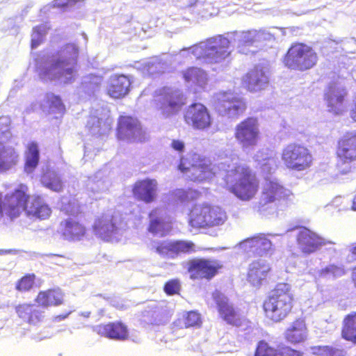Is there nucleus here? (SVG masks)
Masks as SVG:
<instances>
[{
	"label": "nucleus",
	"instance_id": "4d7b16f0",
	"mask_svg": "<svg viewBox=\"0 0 356 356\" xmlns=\"http://www.w3.org/2000/svg\"><path fill=\"white\" fill-rule=\"evenodd\" d=\"M148 323L151 324V325H154V324H157V319L156 317H154L152 320H149V321L148 322Z\"/></svg>",
	"mask_w": 356,
	"mask_h": 356
},
{
	"label": "nucleus",
	"instance_id": "864d4df0",
	"mask_svg": "<svg viewBox=\"0 0 356 356\" xmlns=\"http://www.w3.org/2000/svg\"><path fill=\"white\" fill-rule=\"evenodd\" d=\"M143 317L148 318L149 317H154V314L150 312H145L143 313Z\"/></svg>",
	"mask_w": 356,
	"mask_h": 356
},
{
	"label": "nucleus",
	"instance_id": "de8ad7c7",
	"mask_svg": "<svg viewBox=\"0 0 356 356\" xmlns=\"http://www.w3.org/2000/svg\"><path fill=\"white\" fill-rule=\"evenodd\" d=\"M278 356H303V353L288 346H284L278 349Z\"/></svg>",
	"mask_w": 356,
	"mask_h": 356
},
{
	"label": "nucleus",
	"instance_id": "39448f33",
	"mask_svg": "<svg viewBox=\"0 0 356 356\" xmlns=\"http://www.w3.org/2000/svg\"><path fill=\"white\" fill-rule=\"evenodd\" d=\"M317 60V54L310 46L298 42L291 44L282 59L285 67L300 72L312 69Z\"/></svg>",
	"mask_w": 356,
	"mask_h": 356
},
{
	"label": "nucleus",
	"instance_id": "0e129e2a",
	"mask_svg": "<svg viewBox=\"0 0 356 356\" xmlns=\"http://www.w3.org/2000/svg\"><path fill=\"white\" fill-rule=\"evenodd\" d=\"M353 270H356V266L354 267Z\"/></svg>",
	"mask_w": 356,
	"mask_h": 356
},
{
	"label": "nucleus",
	"instance_id": "6ab92c4d",
	"mask_svg": "<svg viewBox=\"0 0 356 356\" xmlns=\"http://www.w3.org/2000/svg\"><path fill=\"white\" fill-rule=\"evenodd\" d=\"M296 243L298 248L305 254L313 253L321 246L334 243L304 227L299 230L297 234Z\"/></svg>",
	"mask_w": 356,
	"mask_h": 356
},
{
	"label": "nucleus",
	"instance_id": "cd10ccee",
	"mask_svg": "<svg viewBox=\"0 0 356 356\" xmlns=\"http://www.w3.org/2000/svg\"><path fill=\"white\" fill-rule=\"evenodd\" d=\"M244 246L250 250L253 257L263 256L271 250L272 243L266 234H258L247 238Z\"/></svg>",
	"mask_w": 356,
	"mask_h": 356
},
{
	"label": "nucleus",
	"instance_id": "3c124183",
	"mask_svg": "<svg viewBox=\"0 0 356 356\" xmlns=\"http://www.w3.org/2000/svg\"><path fill=\"white\" fill-rule=\"evenodd\" d=\"M350 116L353 121L356 122V101L354 103L353 107L350 110Z\"/></svg>",
	"mask_w": 356,
	"mask_h": 356
},
{
	"label": "nucleus",
	"instance_id": "5fc2aeb1",
	"mask_svg": "<svg viewBox=\"0 0 356 356\" xmlns=\"http://www.w3.org/2000/svg\"><path fill=\"white\" fill-rule=\"evenodd\" d=\"M351 209L353 211H356V195L354 197V198L353 200V204H352Z\"/></svg>",
	"mask_w": 356,
	"mask_h": 356
},
{
	"label": "nucleus",
	"instance_id": "6e6d98bb",
	"mask_svg": "<svg viewBox=\"0 0 356 356\" xmlns=\"http://www.w3.org/2000/svg\"><path fill=\"white\" fill-rule=\"evenodd\" d=\"M40 31H41L40 26H36L33 29V32L35 33H37L38 35H40Z\"/></svg>",
	"mask_w": 356,
	"mask_h": 356
},
{
	"label": "nucleus",
	"instance_id": "b1692460",
	"mask_svg": "<svg viewBox=\"0 0 356 356\" xmlns=\"http://www.w3.org/2000/svg\"><path fill=\"white\" fill-rule=\"evenodd\" d=\"M95 330L99 335L110 339L124 341L129 338L127 326L121 321L101 323Z\"/></svg>",
	"mask_w": 356,
	"mask_h": 356
},
{
	"label": "nucleus",
	"instance_id": "0eeeda50",
	"mask_svg": "<svg viewBox=\"0 0 356 356\" xmlns=\"http://www.w3.org/2000/svg\"><path fill=\"white\" fill-rule=\"evenodd\" d=\"M281 159L288 170L297 172L309 169L314 162L310 150L296 143H289L282 149Z\"/></svg>",
	"mask_w": 356,
	"mask_h": 356
},
{
	"label": "nucleus",
	"instance_id": "c85d7f7f",
	"mask_svg": "<svg viewBox=\"0 0 356 356\" xmlns=\"http://www.w3.org/2000/svg\"><path fill=\"white\" fill-rule=\"evenodd\" d=\"M268 83L264 72L259 69L249 71L242 79L243 86L250 92H257L265 88Z\"/></svg>",
	"mask_w": 356,
	"mask_h": 356
},
{
	"label": "nucleus",
	"instance_id": "9d476101",
	"mask_svg": "<svg viewBox=\"0 0 356 356\" xmlns=\"http://www.w3.org/2000/svg\"><path fill=\"white\" fill-rule=\"evenodd\" d=\"M178 168L183 173L191 172L188 177L193 181L210 180L220 172L218 165L205 158L200 159L195 164L192 163L188 159L181 158Z\"/></svg>",
	"mask_w": 356,
	"mask_h": 356
},
{
	"label": "nucleus",
	"instance_id": "4468645a",
	"mask_svg": "<svg viewBox=\"0 0 356 356\" xmlns=\"http://www.w3.org/2000/svg\"><path fill=\"white\" fill-rule=\"evenodd\" d=\"M214 300L220 318L226 324L236 327L248 326L250 321L226 296L217 294Z\"/></svg>",
	"mask_w": 356,
	"mask_h": 356
},
{
	"label": "nucleus",
	"instance_id": "052dcab7",
	"mask_svg": "<svg viewBox=\"0 0 356 356\" xmlns=\"http://www.w3.org/2000/svg\"><path fill=\"white\" fill-rule=\"evenodd\" d=\"M97 126H98V127H100L101 120L98 118V119L97 120Z\"/></svg>",
	"mask_w": 356,
	"mask_h": 356
},
{
	"label": "nucleus",
	"instance_id": "a878e982",
	"mask_svg": "<svg viewBox=\"0 0 356 356\" xmlns=\"http://www.w3.org/2000/svg\"><path fill=\"white\" fill-rule=\"evenodd\" d=\"M271 268L270 265L264 261H255L250 264L247 280L254 287L259 288L266 282L270 275Z\"/></svg>",
	"mask_w": 356,
	"mask_h": 356
},
{
	"label": "nucleus",
	"instance_id": "6e6552de",
	"mask_svg": "<svg viewBox=\"0 0 356 356\" xmlns=\"http://www.w3.org/2000/svg\"><path fill=\"white\" fill-rule=\"evenodd\" d=\"M115 137L118 140L129 143H141L147 140L146 133L139 120L129 115L118 117Z\"/></svg>",
	"mask_w": 356,
	"mask_h": 356
},
{
	"label": "nucleus",
	"instance_id": "f704fd0d",
	"mask_svg": "<svg viewBox=\"0 0 356 356\" xmlns=\"http://www.w3.org/2000/svg\"><path fill=\"white\" fill-rule=\"evenodd\" d=\"M18 155L13 148L4 147L0 151V172L8 170L16 165Z\"/></svg>",
	"mask_w": 356,
	"mask_h": 356
},
{
	"label": "nucleus",
	"instance_id": "f3484780",
	"mask_svg": "<svg viewBox=\"0 0 356 356\" xmlns=\"http://www.w3.org/2000/svg\"><path fill=\"white\" fill-rule=\"evenodd\" d=\"M76 58L71 60L55 59L49 65L42 69L40 76L42 79L50 81L59 79L61 77H65L69 81H72L76 72Z\"/></svg>",
	"mask_w": 356,
	"mask_h": 356
},
{
	"label": "nucleus",
	"instance_id": "a18cd8bd",
	"mask_svg": "<svg viewBox=\"0 0 356 356\" xmlns=\"http://www.w3.org/2000/svg\"><path fill=\"white\" fill-rule=\"evenodd\" d=\"M47 98L51 108H54L60 112H63L65 111V106L59 96L51 94Z\"/></svg>",
	"mask_w": 356,
	"mask_h": 356
},
{
	"label": "nucleus",
	"instance_id": "2eb2a0df",
	"mask_svg": "<svg viewBox=\"0 0 356 356\" xmlns=\"http://www.w3.org/2000/svg\"><path fill=\"white\" fill-rule=\"evenodd\" d=\"M62 211L69 216L60 222L58 233L64 239L69 241L81 240L87 233L86 227L78 218L79 214L82 212L79 209L72 214V211H69L66 208H63Z\"/></svg>",
	"mask_w": 356,
	"mask_h": 356
},
{
	"label": "nucleus",
	"instance_id": "9b49d317",
	"mask_svg": "<svg viewBox=\"0 0 356 356\" xmlns=\"http://www.w3.org/2000/svg\"><path fill=\"white\" fill-rule=\"evenodd\" d=\"M245 99L233 91H221L216 95L215 108L222 116L238 118L247 110Z\"/></svg>",
	"mask_w": 356,
	"mask_h": 356
},
{
	"label": "nucleus",
	"instance_id": "1a4fd4ad",
	"mask_svg": "<svg viewBox=\"0 0 356 356\" xmlns=\"http://www.w3.org/2000/svg\"><path fill=\"white\" fill-rule=\"evenodd\" d=\"M223 268L222 263L214 259L195 257L187 262V272L192 280L211 281Z\"/></svg>",
	"mask_w": 356,
	"mask_h": 356
},
{
	"label": "nucleus",
	"instance_id": "72a5a7b5",
	"mask_svg": "<svg viewBox=\"0 0 356 356\" xmlns=\"http://www.w3.org/2000/svg\"><path fill=\"white\" fill-rule=\"evenodd\" d=\"M312 354L314 356H347L345 349L335 346H313L311 347Z\"/></svg>",
	"mask_w": 356,
	"mask_h": 356
},
{
	"label": "nucleus",
	"instance_id": "79ce46f5",
	"mask_svg": "<svg viewBox=\"0 0 356 356\" xmlns=\"http://www.w3.org/2000/svg\"><path fill=\"white\" fill-rule=\"evenodd\" d=\"M346 270L343 266L337 264H330L321 270V275L323 276H332L339 277L344 275Z\"/></svg>",
	"mask_w": 356,
	"mask_h": 356
},
{
	"label": "nucleus",
	"instance_id": "c9c22d12",
	"mask_svg": "<svg viewBox=\"0 0 356 356\" xmlns=\"http://www.w3.org/2000/svg\"><path fill=\"white\" fill-rule=\"evenodd\" d=\"M39 162V149L37 143L31 142L29 144L24 164L25 171L31 172Z\"/></svg>",
	"mask_w": 356,
	"mask_h": 356
},
{
	"label": "nucleus",
	"instance_id": "7c9ffc66",
	"mask_svg": "<svg viewBox=\"0 0 356 356\" xmlns=\"http://www.w3.org/2000/svg\"><path fill=\"white\" fill-rule=\"evenodd\" d=\"M347 93L343 90H332L327 95V106L329 111L335 114H339L345 108V100Z\"/></svg>",
	"mask_w": 356,
	"mask_h": 356
},
{
	"label": "nucleus",
	"instance_id": "aec40b11",
	"mask_svg": "<svg viewBox=\"0 0 356 356\" xmlns=\"http://www.w3.org/2000/svg\"><path fill=\"white\" fill-rule=\"evenodd\" d=\"M92 229L96 236L105 241L112 240L118 232L115 217L107 214L98 216L95 220Z\"/></svg>",
	"mask_w": 356,
	"mask_h": 356
},
{
	"label": "nucleus",
	"instance_id": "a19ab883",
	"mask_svg": "<svg viewBox=\"0 0 356 356\" xmlns=\"http://www.w3.org/2000/svg\"><path fill=\"white\" fill-rule=\"evenodd\" d=\"M156 252L164 257H175L174 241H163L155 246Z\"/></svg>",
	"mask_w": 356,
	"mask_h": 356
},
{
	"label": "nucleus",
	"instance_id": "bb28decb",
	"mask_svg": "<svg viewBox=\"0 0 356 356\" xmlns=\"http://www.w3.org/2000/svg\"><path fill=\"white\" fill-rule=\"evenodd\" d=\"M308 335V328L303 318H298L291 322L284 332L285 340L291 344L304 342Z\"/></svg>",
	"mask_w": 356,
	"mask_h": 356
},
{
	"label": "nucleus",
	"instance_id": "5701e85b",
	"mask_svg": "<svg viewBox=\"0 0 356 356\" xmlns=\"http://www.w3.org/2000/svg\"><path fill=\"white\" fill-rule=\"evenodd\" d=\"M158 184L155 179H145L136 181L132 188L134 197L149 204L156 200Z\"/></svg>",
	"mask_w": 356,
	"mask_h": 356
},
{
	"label": "nucleus",
	"instance_id": "c03bdc74",
	"mask_svg": "<svg viewBox=\"0 0 356 356\" xmlns=\"http://www.w3.org/2000/svg\"><path fill=\"white\" fill-rule=\"evenodd\" d=\"M181 289V282L179 279H170L165 282L163 291L167 296L178 295Z\"/></svg>",
	"mask_w": 356,
	"mask_h": 356
},
{
	"label": "nucleus",
	"instance_id": "412c9836",
	"mask_svg": "<svg viewBox=\"0 0 356 356\" xmlns=\"http://www.w3.org/2000/svg\"><path fill=\"white\" fill-rule=\"evenodd\" d=\"M336 156L342 163L356 160V132L347 133L338 140Z\"/></svg>",
	"mask_w": 356,
	"mask_h": 356
},
{
	"label": "nucleus",
	"instance_id": "ea45409f",
	"mask_svg": "<svg viewBox=\"0 0 356 356\" xmlns=\"http://www.w3.org/2000/svg\"><path fill=\"white\" fill-rule=\"evenodd\" d=\"M254 356H278V350L264 341H259Z\"/></svg>",
	"mask_w": 356,
	"mask_h": 356
},
{
	"label": "nucleus",
	"instance_id": "c756f323",
	"mask_svg": "<svg viewBox=\"0 0 356 356\" xmlns=\"http://www.w3.org/2000/svg\"><path fill=\"white\" fill-rule=\"evenodd\" d=\"M341 334L346 341L356 344V312L345 316L342 322Z\"/></svg>",
	"mask_w": 356,
	"mask_h": 356
},
{
	"label": "nucleus",
	"instance_id": "f03ea898",
	"mask_svg": "<svg viewBox=\"0 0 356 356\" xmlns=\"http://www.w3.org/2000/svg\"><path fill=\"white\" fill-rule=\"evenodd\" d=\"M296 298L291 286L280 282L267 293L262 302L264 316L273 323H280L293 311Z\"/></svg>",
	"mask_w": 356,
	"mask_h": 356
},
{
	"label": "nucleus",
	"instance_id": "e433bc0d",
	"mask_svg": "<svg viewBox=\"0 0 356 356\" xmlns=\"http://www.w3.org/2000/svg\"><path fill=\"white\" fill-rule=\"evenodd\" d=\"M149 217L150 221L148 231L152 234L161 233L162 235L165 234L168 229L166 228L167 224L158 216L157 209H153L149 213Z\"/></svg>",
	"mask_w": 356,
	"mask_h": 356
},
{
	"label": "nucleus",
	"instance_id": "e2e57ef3",
	"mask_svg": "<svg viewBox=\"0 0 356 356\" xmlns=\"http://www.w3.org/2000/svg\"><path fill=\"white\" fill-rule=\"evenodd\" d=\"M349 171H350V170H348V172H349ZM346 172H347V171L346 172H342L343 174H346Z\"/></svg>",
	"mask_w": 356,
	"mask_h": 356
},
{
	"label": "nucleus",
	"instance_id": "473e14b6",
	"mask_svg": "<svg viewBox=\"0 0 356 356\" xmlns=\"http://www.w3.org/2000/svg\"><path fill=\"white\" fill-rule=\"evenodd\" d=\"M183 77L186 82H192L200 87H204L207 83L205 71L195 67H188L184 71Z\"/></svg>",
	"mask_w": 356,
	"mask_h": 356
},
{
	"label": "nucleus",
	"instance_id": "2f4dec72",
	"mask_svg": "<svg viewBox=\"0 0 356 356\" xmlns=\"http://www.w3.org/2000/svg\"><path fill=\"white\" fill-rule=\"evenodd\" d=\"M263 35L264 32L260 30L252 29L243 31L238 47L239 51L242 54H248L247 48L260 41Z\"/></svg>",
	"mask_w": 356,
	"mask_h": 356
},
{
	"label": "nucleus",
	"instance_id": "37998d69",
	"mask_svg": "<svg viewBox=\"0 0 356 356\" xmlns=\"http://www.w3.org/2000/svg\"><path fill=\"white\" fill-rule=\"evenodd\" d=\"M184 327L200 326L202 323L200 314L194 311H190L186 313L182 318Z\"/></svg>",
	"mask_w": 356,
	"mask_h": 356
},
{
	"label": "nucleus",
	"instance_id": "8fccbe9b",
	"mask_svg": "<svg viewBox=\"0 0 356 356\" xmlns=\"http://www.w3.org/2000/svg\"><path fill=\"white\" fill-rule=\"evenodd\" d=\"M171 147L176 151L181 152L184 149V143L179 140H172Z\"/></svg>",
	"mask_w": 356,
	"mask_h": 356
},
{
	"label": "nucleus",
	"instance_id": "680f3d73",
	"mask_svg": "<svg viewBox=\"0 0 356 356\" xmlns=\"http://www.w3.org/2000/svg\"><path fill=\"white\" fill-rule=\"evenodd\" d=\"M353 282H354L355 286L356 287V275H355V277L353 278Z\"/></svg>",
	"mask_w": 356,
	"mask_h": 356
},
{
	"label": "nucleus",
	"instance_id": "4be33fe9",
	"mask_svg": "<svg viewBox=\"0 0 356 356\" xmlns=\"http://www.w3.org/2000/svg\"><path fill=\"white\" fill-rule=\"evenodd\" d=\"M289 191L277 181H268L264 185L259 200V204L265 206L268 204L287 198Z\"/></svg>",
	"mask_w": 356,
	"mask_h": 356
},
{
	"label": "nucleus",
	"instance_id": "49530a36",
	"mask_svg": "<svg viewBox=\"0 0 356 356\" xmlns=\"http://www.w3.org/2000/svg\"><path fill=\"white\" fill-rule=\"evenodd\" d=\"M44 186L52 191L59 193L63 189V182L60 179L54 177L44 184Z\"/></svg>",
	"mask_w": 356,
	"mask_h": 356
},
{
	"label": "nucleus",
	"instance_id": "393cba45",
	"mask_svg": "<svg viewBox=\"0 0 356 356\" xmlns=\"http://www.w3.org/2000/svg\"><path fill=\"white\" fill-rule=\"evenodd\" d=\"M131 81L129 76L113 74L108 81L106 88L107 95L113 99H122L130 91Z\"/></svg>",
	"mask_w": 356,
	"mask_h": 356
},
{
	"label": "nucleus",
	"instance_id": "603ef678",
	"mask_svg": "<svg viewBox=\"0 0 356 356\" xmlns=\"http://www.w3.org/2000/svg\"><path fill=\"white\" fill-rule=\"evenodd\" d=\"M350 252L354 257V259H356V243L350 249Z\"/></svg>",
	"mask_w": 356,
	"mask_h": 356
},
{
	"label": "nucleus",
	"instance_id": "09e8293b",
	"mask_svg": "<svg viewBox=\"0 0 356 356\" xmlns=\"http://www.w3.org/2000/svg\"><path fill=\"white\" fill-rule=\"evenodd\" d=\"M102 81V77L95 75L90 76V81L87 83V87L88 89L96 90L101 86Z\"/></svg>",
	"mask_w": 356,
	"mask_h": 356
},
{
	"label": "nucleus",
	"instance_id": "bf43d9fd",
	"mask_svg": "<svg viewBox=\"0 0 356 356\" xmlns=\"http://www.w3.org/2000/svg\"><path fill=\"white\" fill-rule=\"evenodd\" d=\"M67 315L68 314H65V315H63L62 316H59L58 317H59L60 319H64V318H65L67 317Z\"/></svg>",
	"mask_w": 356,
	"mask_h": 356
},
{
	"label": "nucleus",
	"instance_id": "dca6fc26",
	"mask_svg": "<svg viewBox=\"0 0 356 356\" xmlns=\"http://www.w3.org/2000/svg\"><path fill=\"white\" fill-rule=\"evenodd\" d=\"M183 118L185 123L195 130H207L212 125L209 110L200 102L191 104L185 110Z\"/></svg>",
	"mask_w": 356,
	"mask_h": 356
},
{
	"label": "nucleus",
	"instance_id": "20e7f679",
	"mask_svg": "<svg viewBox=\"0 0 356 356\" xmlns=\"http://www.w3.org/2000/svg\"><path fill=\"white\" fill-rule=\"evenodd\" d=\"M64 293L59 288L40 291L34 301L37 304L23 303L15 307L18 316L29 324L36 325L44 318V312L38 307L47 308L57 307L64 302Z\"/></svg>",
	"mask_w": 356,
	"mask_h": 356
},
{
	"label": "nucleus",
	"instance_id": "7ed1b4c3",
	"mask_svg": "<svg viewBox=\"0 0 356 356\" xmlns=\"http://www.w3.org/2000/svg\"><path fill=\"white\" fill-rule=\"evenodd\" d=\"M224 188L243 201L253 199L259 189V180L251 168L237 163L226 170Z\"/></svg>",
	"mask_w": 356,
	"mask_h": 356
},
{
	"label": "nucleus",
	"instance_id": "423d86ee",
	"mask_svg": "<svg viewBox=\"0 0 356 356\" xmlns=\"http://www.w3.org/2000/svg\"><path fill=\"white\" fill-rule=\"evenodd\" d=\"M227 218L226 212L220 207L204 204L191 211L189 223L194 228H209L223 225Z\"/></svg>",
	"mask_w": 356,
	"mask_h": 356
},
{
	"label": "nucleus",
	"instance_id": "a211bd4d",
	"mask_svg": "<svg viewBox=\"0 0 356 356\" xmlns=\"http://www.w3.org/2000/svg\"><path fill=\"white\" fill-rule=\"evenodd\" d=\"M230 41L225 37L218 35L208 39L203 47V57L211 63H218L229 56Z\"/></svg>",
	"mask_w": 356,
	"mask_h": 356
},
{
	"label": "nucleus",
	"instance_id": "ddd939ff",
	"mask_svg": "<svg viewBox=\"0 0 356 356\" xmlns=\"http://www.w3.org/2000/svg\"><path fill=\"white\" fill-rule=\"evenodd\" d=\"M234 136L243 149L257 145L261 138L258 118L249 116L241 120L236 125Z\"/></svg>",
	"mask_w": 356,
	"mask_h": 356
},
{
	"label": "nucleus",
	"instance_id": "f257e3e1",
	"mask_svg": "<svg viewBox=\"0 0 356 356\" xmlns=\"http://www.w3.org/2000/svg\"><path fill=\"white\" fill-rule=\"evenodd\" d=\"M30 198L29 188L26 184L22 183L17 184L8 192L3 201L0 193V217L6 216L14 219L25 212L28 217L40 220L49 219L52 214L51 207L44 202L41 196L36 195L29 207Z\"/></svg>",
	"mask_w": 356,
	"mask_h": 356
},
{
	"label": "nucleus",
	"instance_id": "f8f14e48",
	"mask_svg": "<svg viewBox=\"0 0 356 356\" xmlns=\"http://www.w3.org/2000/svg\"><path fill=\"white\" fill-rule=\"evenodd\" d=\"M186 104V97L178 90L163 88L155 100V106L164 117L179 113Z\"/></svg>",
	"mask_w": 356,
	"mask_h": 356
},
{
	"label": "nucleus",
	"instance_id": "13d9d810",
	"mask_svg": "<svg viewBox=\"0 0 356 356\" xmlns=\"http://www.w3.org/2000/svg\"><path fill=\"white\" fill-rule=\"evenodd\" d=\"M38 44H39V42L38 41L35 40L33 39L32 40V46H33V47H35V46H37Z\"/></svg>",
	"mask_w": 356,
	"mask_h": 356
},
{
	"label": "nucleus",
	"instance_id": "58836bf2",
	"mask_svg": "<svg viewBox=\"0 0 356 356\" xmlns=\"http://www.w3.org/2000/svg\"><path fill=\"white\" fill-rule=\"evenodd\" d=\"M174 249L175 257L179 254H191L197 251L195 243L188 241H174Z\"/></svg>",
	"mask_w": 356,
	"mask_h": 356
},
{
	"label": "nucleus",
	"instance_id": "4c0bfd02",
	"mask_svg": "<svg viewBox=\"0 0 356 356\" xmlns=\"http://www.w3.org/2000/svg\"><path fill=\"white\" fill-rule=\"evenodd\" d=\"M36 275L27 273L19 278L15 283V289L19 293H26L33 289L35 284Z\"/></svg>",
	"mask_w": 356,
	"mask_h": 356
}]
</instances>
